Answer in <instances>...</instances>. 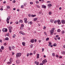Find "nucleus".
Segmentation results:
<instances>
[{"instance_id": "6", "label": "nucleus", "mask_w": 65, "mask_h": 65, "mask_svg": "<svg viewBox=\"0 0 65 65\" xmlns=\"http://www.w3.org/2000/svg\"><path fill=\"white\" fill-rule=\"evenodd\" d=\"M46 62H47V60L46 59H45L42 61V63L43 64H44V63H46Z\"/></svg>"}, {"instance_id": "18", "label": "nucleus", "mask_w": 65, "mask_h": 65, "mask_svg": "<svg viewBox=\"0 0 65 65\" xmlns=\"http://www.w3.org/2000/svg\"><path fill=\"white\" fill-rule=\"evenodd\" d=\"M38 19L37 18H35L34 19V21H36Z\"/></svg>"}, {"instance_id": "63", "label": "nucleus", "mask_w": 65, "mask_h": 65, "mask_svg": "<svg viewBox=\"0 0 65 65\" xmlns=\"http://www.w3.org/2000/svg\"><path fill=\"white\" fill-rule=\"evenodd\" d=\"M42 52H43L44 51V48H43L42 49Z\"/></svg>"}, {"instance_id": "54", "label": "nucleus", "mask_w": 65, "mask_h": 65, "mask_svg": "<svg viewBox=\"0 0 65 65\" xmlns=\"http://www.w3.org/2000/svg\"><path fill=\"white\" fill-rule=\"evenodd\" d=\"M20 29H21V30H23V28L22 27H20Z\"/></svg>"}, {"instance_id": "55", "label": "nucleus", "mask_w": 65, "mask_h": 65, "mask_svg": "<svg viewBox=\"0 0 65 65\" xmlns=\"http://www.w3.org/2000/svg\"><path fill=\"white\" fill-rule=\"evenodd\" d=\"M36 3L37 4H38V3H39V2L38 1H36Z\"/></svg>"}, {"instance_id": "15", "label": "nucleus", "mask_w": 65, "mask_h": 65, "mask_svg": "<svg viewBox=\"0 0 65 65\" xmlns=\"http://www.w3.org/2000/svg\"><path fill=\"white\" fill-rule=\"evenodd\" d=\"M61 54L62 55H65V51H62Z\"/></svg>"}, {"instance_id": "38", "label": "nucleus", "mask_w": 65, "mask_h": 65, "mask_svg": "<svg viewBox=\"0 0 65 65\" xmlns=\"http://www.w3.org/2000/svg\"><path fill=\"white\" fill-rule=\"evenodd\" d=\"M15 37V35H13V38H14Z\"/></svg>"}, {"instance_id": "2", "label": "nucleus", "mask_w": 65, "mask_h": 65, "mask_svg": "<svg viewBox=\"0 0 65 65\" xmlns=\"http://www.w3.org/2000/svg\"><path fill=\"white\" fill-rule=\"evenodd\" d=\"M10 19V17L8 16L6 20L7 22V24H9V21Z\"/></svg>"}, {"instance_id": "23", "label": "nucleus", "mask_w": 65, "mask_h": 65, "mask_svg": "<svg viewBox=\"0 0 65 65\" xmlns=\"http://www.w3.org/2000/svg\"><path fill=\"white\" fill-rule=\"evenodd\" d=\"M53 46H57V44L56 43H55L53 45Z\"/></svg>"}, {"instance_id": "9", "label": "nucleus", "mask_w": 65, "mask_h": 65, "mask_svg": "<svg viewBox=\"0 0 65 65\" xmlns=\"http://www.w3.org/2000/svg\"><path fill=\"white\" fill-rule=\"evenodd\" d=\"M61 23L62 24H64L65 23V21L64 20H61Z\"/></svg>"}, {"instance_id": "4", "label": "nucleus", "mask_w": 65, "mask_h": 65, "mask_svg": "<svg viewBox=\"0 0 65 65\" xmlns=\"http://www.w3.org/2000/svg\"><path fill=\"white\" fill-rule=\"evenodd\" d=\"M19 33L20 34H21L22 35H26V34L24 32H23V31H20L19 32Z\"/></svg>"}, {"instance_id": "16", "label": "nucleus", "mask_w": 65, "mask_h": 65, "mask_svg": "<svg viewBox=\"0 0 65 65\" xmlns=\"http://www.w3.org/2000/svg\"><path fill=\"white\" fill-rule=\"evenodd\" d=\"M50 22L51 23H53L54 22V20H53L52 19H50Z\"/></svg>"}, {"instance_id": "50", "label": "nucleus", "mask_w": 65, "mask_h": 65, "mask_svg": "<svg viewBox=\"0 0 65 65\" xmlns=\"http://www.w3.org/2000/svg\"><path fill=\"white\" fill-rule=\"evenodd\" d=\"M32 53H30V54H29V55L30 56H31V55H32Z\"/></svg>"}, {"instance_id": "62", "label": "nucleus", "mask_w": 65, "mask_h": 65, "mask_svg": "<svg viewBox=\"0 0 65 65\" xmlns=\"http://www.w3.org/2000/svg\"><path fill=\"white\" fill-rule=\"evenodd\" d=\"M59 10H61L62 9V8L61 7H60L59 8Z\"/></svg>"}, {"instance_id": "34", "label": "nucleus", "mask_w": 65, "mask_h": 65, "mask_svg": "<svg viewBox=\"0 0 65 65\" xmlns=\"http://www.w3.org/2000/svg\"><path fill=\"white\" fill-rule=\"evenodd\" d=\"M61 30H60V29H58L57 30L58 32H60Z\"/></svg>"}, {"instance_id": "1", "label": "nucleus", "mask_w": 65, "mask_h": 65, "mask_svg": "<svg viewBox=\"0 0 65 65\" xmlns=\"http://www.w3.org/2000/svg\"><path fill=\"white\" fill-rule=\"evenodd\" d=\"M22 55L21 53H17L16 54V58H18V57H20Z\"/></svg>"}, {"instance_id": "13", "label": "nucleus", "mask_w": 65, "mask_h": 65, "mask_svg": "<svg viewBox=\"0 0 65 65\" xmlns=\"http://www.w3.org/2000/svg\"><path fill=\"white\" fill-rule=\"evenodd\" d=\"M52 45V43L51 42H49V44L48 45V46H51V45Z\"/></svg>"}, {"instance_id": "14", "label": "nucleus", "mask_w": 65, "mask_h": 65, "mask_svg": "<svg viewBox=\"0 0 65 65\" xmlns=\"http://www.w3.org/2000/svg\"><path fill=\"white\" fill-rule=\"evenodd\" d=\"M48 6L49 7H51V6H52V5L51 4H49L48 5Z\"/></svg>"}, {"instance_id": "64", "label": "nucleus", "mask_w": 65, "mask_h": 65, "mask_svg": "<svg viewBox=\"0 0 65 65\" xmlns=\"http://www.w3.org/2000/svg\"><path fill=\"white\" fill-rule=\"evenodd\" d=\"M37 56H39V54H37Z\"/></svg>"}, {"instance_id": "7", "label": "nucleus", "mask_w": 65, "mask_h": 65, "mask_svg": "<svg viewBox=\"0 0 65 65\" xmlns=\"http://www.w3.org/2000/svg\"><path fill=\"white\" fill-rule=\"evenodd\" d=\"M57 22H58V24L59 25H60L61 23V21H60V20H57Z\"/></svg>"}, {"instance_id": "45", "label": "nucleus", "mask_w": 65, "mask_h": 65, "mask_svg": "<svg viewBox=\"0 0 65 65\" xmlns=\"http://www.w3.org/2000/svg\"><path fill=\"white\" fill-rule=\"evenodd\" d=\"M52 14V12H49V14H50V15H51Z\"/></svg>"}, {"instance_id": "30", "label": "nucleus", "mask_w": 65, "mask_h": 65, "mask_svg": "<svg viewBox=\"0 0 65 65\" xmlns=\"http://www.w3.org/2000/svg\"><path fill=\"white\" fill-rule=\"evenodd\" d=\"M57 21H58V20H57V21H56V20L54 22V24H56V23H57Z\"/></svg>"}, {"instance_id": "12", "label": "nucleus", "mask_w": 65, "mask_h": 65, "mask_svg": "<svg viewBox=\"0 0 65 65\" xmlns=\"http://www.w3.org/2000/svg\"><path fill=\"white\" fill-rule=\"evenodd\" d=\"M22 44L23 45V46H25V42H22Z\"/></svg>"}, {"instance_id": "43", "label": "nucleus", "mask_w": 65, "mask_h": 65, "mask_svg": "<svg viewBox=\"0 0 65 65\" xmlns=\"http://www.w3.org/2000/svg\"><path fill=\"white\" fill-rule=\"evenodd\" d=\"M7 8H9V9L10 8V6H7Z\"/></svg>"}, {"instance_id": "39", "label": "nucleus", "mask_w": 65, "mask_h": 65, "mask_svg": "<svg viewBox=\"0 0 65 65\" xmlns=\"http://www.w3.org/2000/svg\"><path fill=\"white\" fill-rule=\"evenodd\" d=\"M30 25H32V21H30L29 22Z\"/></svg>"}, {"instance_id": "35", "label": "nucleus", "mask_w": 65, "mask_h": 65, "mask_svg": "<svg viewBox=\"0 0 65 65\" xmlns=\"http://www.w3.org/2000/svg\"><path fill=\"white\" fill-rule=\"evenodd\" d=\"M24 5L25 6H26V5H27V4L26 3H24Z\"/></svg>"}, {"instance_id": "17", "label": "nucleus", "mask_w": 65, "mask_h": 65, "mask_svg": "<svg viewBox=\"0 0 65 65\" xmlns=\"http://www.w3.org/2000/svg\"><path fill=\"white\" fill-rule=\"evenodd\" d=\"M64 33H65V31L64 30H62L61 31V34H64Z\"/></svg>"}, {"instance_id": "28", "label": "nucleus", "mask_w": 65, "mask_h": 65, "mask_svg": "<svg viewBox=\"0 0 65 65\" xmlns=\"http://www.w3.org/2000/svg\"><path fill=\"white\" fill-rule=\"evenodd\" d=\"M46 41H47L48 40H49V38H46Z\"/></svg>"}, {"instance_id": "11", "label": "nucleus", "mask_w": 65, "mask_h": 65, "mask_svg": "<svg viewBox=\"0 0 65 65\" xmlns=\"http://www.w3.org/2000/svg\"><path fill=\"white\" fill-rule=\"evenodd\" d=\"M42 8H46V6H44V5H42Z\"/></svg>"}, {"instance_id": "32", "label": "nucleus", "mask_w": 65, "mask_h": 65, "mask_svg": "<svg viewBox=\"0 0 65 65\" xmlns=\"http://www.w3.org/2000/svg\"><path fill=\"white\" fill-rule=\"evenodd\" d=\"M9 32H10V33H11V32H12V31H11V29H9Z\"/></svg>"}, {"instance_id": "10", "label": "nucleus", "mask_w": 65, "mask_h": 65, "mask_svg": "<svg viewBox=\"0 0 65 65\" xmlns=\"http://www.w3.org/2000/svg\"><path fill=\"white\" fill-rule=\"evenodd\" d=\"M34 39H32L30 40V42H31V43H34Z\"/></svg>"}, {"instance_id": "25", "label": "nucleus", "mask_w": 65, "mask_h": 65, "mask_svg": "<svg viewBox=\"0 0 65 65\" xmlns=\"http://www.w3.org/2000/svg\"><path fill=\"white\" fill-rule=\"evenodd\" d=\"M11 63V62H7L8 64H10Z\"/></svg>"}, {"instance_id": "29", "label": "nucleus", "mask_w": 65, "mask_h": 65, "mask_svg": "<svg viewBox=\"0 0 65 65\" xmlns=\"http://www.w3.org/2000/svg\"><path fill=\"white\" fill-rule=\"evenodd\" d=\"M11 48L13 50L14 48V46H12Z\"/></svg>"}, {"instance_id": "40", "label": "nucleus", "mask_w": 65, "mask_h": 65, "mask_svg": "<svg viewBox=\"0 0 65 65\" xmlns=\"http://www.w3.org/2000/svg\"><path fill=\"white\" fill-rule=\"evenodd\" d=\"M30 4H33V3L32 2H30Z\"/></svg>"}, {"instance_id": "26", "label": "nucleus", "mask_w": 65, "mask_h": 65, "mask_svg": "<svg viewBox=\"0 0 65 65\" xmlns=\"http://www.w3.org/2000/svg\"><path fill=\"white\" fill-rule=\"evenodd\" d=\"M9 29H12V27L11 26H9Z\"/></svg>"}, {"instance_id": "51", "label": "nucleus", "mask_w": 65, "mask_h": 65, "mask_svg": "<svg viewBox=\"0 0 65 65\" xmlns=\"http://www.w3.org/2000/svg\"><path fill=\"white\" fill-rule=\"evenodd\" d=\"M56 57H57V58H58L59 57V56H58V55H56Z\"/></svg>"}, {"instance_id": "24", "label": "nucleus", "mask_w": 65, "mask_h": 65, "mask_svg": "<svg viewBox=\"0 0 65 65\" xmlns=\"http://www.w3.org/2000/svg\"><path fill=\"white\" fill-rule=\"evenodd\" d=\"M9 50H10V51H11V46H9Z\"/></svg>"}, {"instance_id": "22", "label": "nucleus", "mask_w": 65, "mask_h": 65, "mask_svg": "<svg viewBox=\"0 0 65 65\" xmlns=\"http://www.w3.org/2000/svg\"><path fill=\"white\" fill-rule=\"evenodd\" d=\"M55 28H53L51 30H52V31H54L55 30Z\"/></svg>"}, {"instance_id": "49", "label": "nucleus", "mask_w": 65, "mask_h": 65, "mask_svg": "<svg viewBox=\"0 0 65 65\" xmlns=\"http://www.w3.org/2000/svg\"><path fill=\"white\" fill-rule=\"evenodd\" d=\"M57 39H58V40H60V37H58L57 38Z\"/></svg>"}, {"instance_id": "53", "label": "nucleus", "mask_w": 65, "mask_h": 65, "mask_svg": "<svg viewBox=\"0 0 65 65\" xmlns=\"http://www.w3.org/2000/svg\"><path fill=\"white\" fill-rule=\"evenodd\" d=\"M29 55V53H28L27 55V57H28Z\"/></svg>"}, {"instance_id": "61", "label": "nucleus", "mask_w": 65, "mask_h": 65, "mask_svg": "<svg viewBox=\"0 0 65 65\" xmlns=\"http://www.w3.org/2000/svg\"><path fill=\"white\" fill-rule=\"evenodd\" d=\"M37 63V61H35V64H36Z\"/></svg>"}, {"instance_id": "19", "label": "nucleus", "mask_w": 65, "mask_h": 65, "mask_svg": "<svg viewBox=\"0 0 65 65\" xmlns=\"http://www.w3.org/2000/svg\"><path fill=\"white\" fill-rule=\"evenodd\" d=\"M6 40H9V38L8 37H7L5 39Z\"/></svg>"}, {"instance_id": "59", "label": "nucleus", "mask_w": 65, "mask_h": 65, "mask_svg": "<svg viewBox=\"0 0 65 65\" xmlns=\"http://www.w3.org/2000/svg\"><path fill=\"white\" fill-rule=\"evenodd\" d=\"M0 10H3V8H1L0 9Z\"/></svg>"}, {"instance_id": "8", "label": "nucleus", "mask_w": 65, "mask_h": 65, "mask_svg": "<svg viewBox=\"0 0 65 65\" xmlns=\"http://www.w3.org/2000/svg\"><path fill=\"white\" fill-rule=\"evenodd\" d=\"M20 63V61L19 60H17L16 61V63L17 64H19Z\"/></svg>"}, {"instance_id": "33", "label": "nucleus", "mask_w": 65, "mask_h": 65, "mask_svg": "<svg viewBox=\"0 0 65 65\" xmlns=\"http://www.w3.org/2000/svg\"><path fill=\"white\" fill-rule=\"evenodd\" d=\"M21 26L22 27H24V25L23 24H22L21 25Z\"/></svg>"}, {"instance_id": "48", "label": "nucleus", "mask_w": 65, "mask_h": 65, "mask_svg": "<svg viewBox=\"0 0 65 65\" xmlns=\"http://www.w3.org/2000/svg\"><path fill=\"white\" fill-rule=\"evenodd\" d=\"M36 64L37 65H39V62H38Z\"/></svg>"}, {"instance_id": "60", "label": "nucleus", "mask_w": 65, "mask_h": 65, "mask_svg": "<svg viewBox=\"0 0 65 65\" xmlns=\"http://www.w3.org/2000/svg\"><path fill=\"white\" fill-rule=\"evenodd\" d=\"M41 1L42 3H43V2H44V1H43V0H41Z\"/></svg>"}, {"instance_id": "52", "label": "nucleus", "mask_w": 65, "mask_h": 65, "mask_svg": "<svg viewBox=\"0 0 65 65\" xmlns=\"http://www.w3.org/2000/svg\"><path fill=\"white\" fill-rule=\"evenodd\" d=\"M44 33L45 35H47L46 32H45L44 31Z\"/></svg>"}, {"instance_id": "20", "label": "nucleus", "mask_w": 65, "mask_h": 65, "mask_svg": "<svg viewBox=\"0 0 65 65\" xmlns=\"http://www.w3.org/2000/svg\"><path fill=\"white\" fill-rule=\"evenodd\" d=\"M1 49L2 50H3L4 49V46H2L1 47Z\"/></svg>"}, {"instance_id": "36", "label": "nucleus", "mask_w": 65, "mask_h": 65, "mask_svg": "<svg viewBox=\"0 0 65 65\" xmlns=\"http://www.w3.org/2000/svg\"><path fill=\"white\" fill-rule=\"evenodd\" d=\"M52 55L53 56V57H54L55 55V53H53L52 54Z\"/></svg>"}, {"instance_id": "57", "label": "nucleus", "mask_w": 65, "mask_h": 65, "mask_svg": "<svg viewBox=\"0 0 65 65\" xmlns=\"http://www.w3.org/2000/svg\"><path fill=\"white\" fill-rule=\"evenodd\" d=\"M15 24H18V22H15Z\"/></svg>"}, {"instance_id": "31", "label": "nucleus", "mask_w": 65, "mask_h": 65, "mask_svg": "<svg viewBox=\"0 0 65 65\" xmlns=\"http://www.w3.org/2000/svg\"><path fill=\"white\" fill-rule=\"evenodd\" d=\"M36 17V15H32L31 17Z\"/></svg>"}, {"instance_id": "58", "label": "nucleus", "mask_w": 65, "mask_h": 65, "mask_svg": "<svg viewBox=\"0 0 65 65\" xmlns=\"http://www.w3.org/2000/svg\"><path fill=\"white\" fill-rule=\"evenodd\" d=\"M0 42H1V43H2V40H1V39L0 40Z\"/></svg>"}, {"instance_id": "37", "label": "nucleus", "mask_w": 65, "mask_h": 65, "mask_svg": "<svg viewBox=\"0 0 65 65\" xmlns=\"http://www.w3.org/2000/svg\"><path fill=\"white\" fill-rule=\"evenodd\" d=\"M24 7V5H22L21 6V8H23Z\"/></svg>"}, {"instance_id": "56", "label": "nucleus", "mask_w": 65, "mask_h": 65, "mask_svg": "<svg viewBox=\"0 0 65 65\" xmlns=\"http://www.w3.org/2000/svg\"><path fill=\"white\" fill-rule=\"evenodd\" d=\"M56 37L57 38H58L59 37V35H57L56 36Z\"/></svg>"}, {"instance_id": "44", "label": "nucleus", "mask_w": 65, "mask_h": 65, "mask_svg": "<svg viewBox=\"0 0 65 65\" xmlns=\"http://www.w3.org/2000/svg\"><path fill=\"white\" fill-rule=\"evenodd\" d=\"M28 16L29 17H30L31 16V14H29L28 15Z\"/></svg>"}, {"instance_id": "21", "label": "nucleus", "mask_w": 65, "mask_h": 65, "mask_svg": "<svg viewBox=\"0 0 65 65\" xmlns=\"http://www.w3.org/2000/svg\"><path fill=\"white\" fill-rule=\"evenodd\" d=\"M50 32H51V34H53V31L52 30L50 31Z\"/></svg>"}, {"instance_id": "46", "label": "nucleus", "mask_w": 65, "mask_h": 65, "mask_svg": "<svg viewBox=\"0 0 65 65\" xmlns=\"http://www.w3.org/2000/svg\"><path fill=\"white\" fill-rule=\"evenodd\" d=\"M33 45H30L31 48H32V47H33Z\"/></svg>"}, {"instance_id": "42", "label": "nucleus", "mask_w": 65, "mask_h": 65, "mask_svg": "<svg viewBox=\"0 0 65 65\" xmlns=\"http://www.w3.org/2000/svg\"><path fill=\"white\" fill-rule=\"evenodd\" d=\"M15 2H16V1L15 0L13 1H12V2L13 3H15Z\"/></svg>"}, {"instance_id": "27", "label": "nucleus", "mask_w": 65, "mask_h": 65, "mask_svg": "<svg viewBox=\"0 0 65 65\" xmlns=\"http://www.w3.org/2000/svg\"><path fill=\"white\" fill-rule=\"evenodd\" d=\"M10 62H12V58H10Z\"/></svg>"}, {"instance_id": "3", "label": "nucleus", "mask_w": 65, "mask_h": 65, "mask_svg": "<svg viewBox=\"0 0 65 65\" xmlns=\"http://www.w3.org/2000/svg\"><path fill=\"white\" fill-rule=\"evenodd\" d=\"M3 31L4 32H7V29L5 28H3Z\"/></svg>"}, {"instance_id": "5", "label": "nucleus", "mask_w": 65, "mask_h": 65, "mask_svg": "<svg viewBox=\"0 0 65 65\" xmlns=\"http://www.w3.org/2000/svg\"><path fill=\"white\" fill-rule=\"evenodd\" d=\"M24 22L25 23H27L28 21H27V18H25L24 19Z\"/></svg>"}, {"instance_id": "41", "label": "nucleus", "mask_w": 65, "mask_h": 65, "mask_svg": "<svg viewBox=\"0 0 65 65\" xmlns=\"http://www.w3.org/2000/svg\"><path fill=\"white\" fill-rule=\"evenodd\" d=\"M19 22H20V23H23V20H20Z\"/></svg>"}, {"instance_id": "47", "label": "nucleus", "mask_w": 65, "mask_h": 65, "mask_svg": "<svg viewBox=\"0 0 65 65\" xmlns=\"http://www.w3.org/2000/svg\"><path fill=\"white\" fill-rule=\"evenodd\" d=\"M46 29V27L44 26L43 27V29Z\"/></svg>"}]
</instances>
